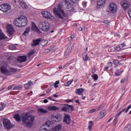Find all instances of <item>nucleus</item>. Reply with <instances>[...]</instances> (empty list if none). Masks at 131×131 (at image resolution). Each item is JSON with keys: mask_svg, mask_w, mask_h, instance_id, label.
I'll use <instances>...</instances> for the list:
<instances>
[{"mask_svg": "<svg viewBox=\"0 0 131 131\" xmlns=\"http://www.w3.org/2000/svg\"><path fill=\"white\" fill-rule=\"evenodd\" d=\"M71 102H73V100H72V99L66 100V102L67 103H71Z\"/></svg>", "mask_w": 131, "mask_h": 131, "instance_id": "52", "label": "nucleus"}, {"mask_svg": "<svg viewBox=\"0 0 131 131\" xmlns=\"http://www.w3.org/2000/svg\"><path fill=\"white\" fill-rule=\"evenodd\" d=\"M9 49L12 50H16V46H15L14 45H10L9 46Z\"/></svg>", "mask_w": 131, "mask_h": 131, "instance_id": "40", "label": "nucleus"}, {"mask_svg": "<svg viewBox=\"0 0 131 131\" xmlns=\"http://www.w3.org/2000/svg\"><path fill=\"white\" fill-rule=\"evenodd\" d=\"M60 83V81L58 80V81H56L55 83H54V86L55 89H57V88H58V84Z\"/></svg>", "mask_w": 131, "mask_h": 131, "instance_id": "41", "label": "nucleus"}, {"mask_svg": "<svg viewBox=\"0 0 131 131\" xmlns=\"http://www.w3.org/2000/svg\"><path fill=\"white\" fill-rule=\"evenodd\" d=\"M7 32L10 35H12L15 32V30L12 25L8 24L7 26Z\"/></svg>", "mask_w": 131, "mask_h": 131, "instance_id": "11", "label": "nucleus"}, {"mask_svg": "<svg viewBox=\"0 0 131 131\" xmlns=\"http://www.w3.org/2000/svg\"><path fill=\"white\" fill-rule=\"evenodd\" d=\"M121 112H120L117 115H116V118H118V117H119V115H120V114H121Z\"/></svg>", "mask_w": 131, "mask_h": 131, "instance_id": "61", "label": "nucleus"}, {"mask_svg": "<svg viewBox=\"0 0 131 131\" xmlns=\"http://www.w3.org/2000/svg\"><path fill=\"white\" fill-rule=\"evenodd\" d=\"M27 23H28V20L27 19V17H26L25 16H21L16 18L14 21V25L17 27L26 26Z\"/></svg>", "mask_w": 131, "mask_h": 131, "instance_id": "3", "label": "nucleus"}, {"mask_svg": "<svg viewBox=\"0 0 131 131\" xmlns=\"http://www.w3.org/2000/svg\"><path fill=\"white\" fill-rule=\"evenodd\" d=\"M61 129H62V125L61 124H58L56 125L55 126L53 127V130L54 131L61 130Z\"/></svg>", "mask_w": 131, "mask_h": 131, "instance_id": "22", "label": "nucleus"}, {"mask_svg": "<svg viewBox=\"0 0 131 131\" xmlns=\"http://www.w3.org/2000/svg\"><path fill=\"white\" fill-rule=\"evenodd\" d=\"M123 72V70H121V69L120 70H117L115 72L116 76H120V75Z\"/></svg>", "mask_w": 131, "mask_h": 131, "instance_id": "30", "label": "nucleus"}, {"mask_svg": "<svg viewBox=\"0 0 131 131\" xmlns=\"http://www.w3.org/2000/svg\"><path fill=\"white\" fill-rule=\"evenodd\" d=\"M100 118H103V117H104V116H106V111L103 110V111H101L100 112Z\"/></svg>", "mask_w": 131, "mask_h": 131, "instance_id": "32", "label": "nucleus"}, {"mask_svg": "<svg viewBox=\"0 0 131 131\" xmlns=\"http://www.w3.org/2000/svg\"><path fill=\"white\" fill-rule=\"evenodd\" d=\"M121 47L120 45H117L116 47H114V52H118L120 51Z\"/></svg>", "mask_w": 131, "mask_h": 131, "instance_id": "31", "label": "nucleus"}, {"mask_svg": "<svg viewBox=\"0 0 131 131\" xmlns=\"http://www.w3.org/2000/svg\"><path fill=\"white\" fill-rule=\"evenodd\" d=\"M96 73V67H94L92 70V73Z\"/></svg>", "mask_w": 131, "mask_h": 131, "instance_id": "58", "label": "nucleus"}, {"mask_svg": "<svg viewBox=\"0 0 131 131\" xmlns=\"http://www.w3.org/2000/svg\"><path fill=\"white\" fill-rule=\"evenodd\" d=\"M124 131H131V125H127L124 129Z\"/></svg>", "mask_w": 131, "mask_h": 131, "instance_id": "38", "label": "nucleus"}, {"mask_svg": "<svg viewBox=\"0 0 131 131\" xmlns=\"http://www.w3.org/2000/svg\"><path fill=\"white\" fill-rule=\"evenodd\" d=\"M32 30H34V31H36V32L38 33V34H40V33H41V32H40V30L37 27L36 25H35V24L33 23L32 24Z\"/></svg>", "mask_w": 131, "mask_h": 131, "instance_id": "19", "label": "nucleus"}, {"mask_svg": "<svg viewBox=\"0 0 131 131\" xmlns=\"http://www.w3.org/2000/svg\"><path fill=\"white\" fill-rule=\"evenodd\" d=\"M63 122L66 124H70L71 123V117H70V115L65 114L63 117Z\"/></svg>", "mask_w": 131, "mask_h": 131, "instance_id": "10", "label": "nucleus"}, {"mask_svg": "<svg viewBox=\"0 0 131 131\" xmlns=\"http://www.w3.org/2000/svg\"><path fill=\"white\" fill-rule=\"evenodd\" d=\"M11 5L8 4H3L0 5V10L4 12V13H7V12H9V11L11 10Z\"/></svg>", "mask_w": 131, "mask_h": 131, "instance_id": "5", "label": "nucleus"}, {"mask_svg": "<svg viewBox=\"0 0 131 131\" xmlns=\"http://www.w3.org/2000/svg\"><path fill=\"white\" fill-rule=\"evenodd\" d=\"M4 108H5V106H0V111H3Z\"/></svg>", "mask_w": 131, "mask_h": 131, "instance_id": "60", "label": "nucleus"}, {"mask_svg": "<svg viewBox=\"0 0 131 131\" xmlns=\"http://www.w3.org/2000/svg\"><path fill=\"white\" fill-rule=\"evenodd\" d=\"M48 110L52 111H57V110H59V107L56 106H51L48 107Z\"/></svg>", "mask_w": 131, "mask_h": 131, "instance_id": "25", "label": "nucleus"}, {"mask_svg": "<svg viewBox=\"0 0 131 131\" xmlns=\"http://www.w3.org/2000/svg\"><path fill=\"white\" fill-rule=\"evenodd\" d=\"M6 38H7V36H6V35L4 33L2 32V30L0 29V40L6 39Z\"/></svg>", "mask_w": 131, "mask_h": 131, "instance_id": "28", "label": "nucleus"}, {"mask_svg": "<svg viewBox=\"0 0 131 131\" xmlns=\"http://www.w3.org/2000/svg\"><path fill=\"white\" fill-rule=\"evenodd\" d=\"M40 42L42 47H45V46H46L48 44V41H47V40H41Z\"/></svg>", "mask_w": 131, "mask_h": 131, "instance_id": "37", "label": "nucleus"}, {"mask_svg": "<svg viewBox=\"0 0 131 131\" xmlns=\"http://www.w3.org/2000/svg\"><path fill=\"white\" fill-rule=\"evenodd\" d=\"M10 72H12V73H16L17 72V70L15 68H12L10 69Z\"/></svg>", "mask_w": 131, "mask_h": 131, "instance_id": "39", "label": "nucleus"}, {"mask_svg": "<svg viewBox=\"0 0 131 131\" xmlns=\"http://www.w3.org/2000/svg\"><path fill=\"white\" fill-rule=\"evenodd\" d=\"M35 52L34 51H32L31 52H30L28 54V57H31V56H32V55H33V54H34Z\"/></svg>", "mask_w": 131, "mask_h": 131, "instance_id": "43", "label": "nucleus"}, {"mask_svg": "<svg viewBox=\"0 0 131 131\" xmlns=\"http://www.w3.org/2000/svg\"><path fill=\"white\" fill-rule=\"evenodd\" d=\"M121 5L122 7H123V9H124V10H127V9L130 7V3L126 1H122L121 2Z\"/></svg>", "mask_w": 131, "mask_h": 131, "instance_id": "13", "label": "nucleus"}, {"mask_svg": "<svg viewBox=\"0 0 131 131\" xmlns=\"http://www.w3.org/2000/svg\"><path fill=\"white\" fill-rule=\"evenodd\" d=\"M3 124L4 125V127H6L7 130H9L12 127H13V125H12V123H11V122L10 120L8 119H5L4 120Z\"/></svg>", "mask_w": 131, "mask_h": 131, "instance_id": "9", "label": "nucleus"}, {"mask_svg": "<svg viewBox=\"0 0 131 131\" xmlns=\"http://www.w3.org/2000/svg\"><path fill=\"white\" fill-rule=\"evenodd\" d=\"M74 39V35H72L70 37H69V40L71 41Z\"/></svg>", "mask_w": 131, "mask_h": 131, "instance_id": "44", "label": "nucleus"}, {"mask_svg": "<svg viewBox=\"0 0 131 131\" xmlns=\"http://www.w3.org/2000/svg\"><path fill=\"white\" fill-rule=\"evenodd\" d=\"M128 14L130 18H131V8L128 10Z\"/></svg>", "mask_w": 131, "mask_h": 131, "instance_id": "54", "label": "nucleus"}, {"mask_svg": "<svg viewBox=\"0 0 131 131\" xmlns=\"http://www.w3.org/2000/svg\"><path fill=\"white\" fill-rule=\"evenodd\" d=\"M105 0H97V6H99V7H102V6L105 5Z\"/></svg>", "mask_w": 131, "mask_h": 131, "instance_id": "24", "label": "nucleus"}, {"mask_svg": "<svg viewBox=\"0 0 131 131\" xmlns=\"http://www.w3.org/2000/svg\"><path fill=\"white\" fill-rule=\"evenodd\" d=\"M101 106H99L98 107L95 108V110H96V111H100V110H101Z\"/></svg>", "mask_w": 131, "mask_h": 131, "instance_id": "55", "label": "nucleus"}, {"mask_svg": "<svg viewBox=\"0 0 131 131\" xmlns=\"http://www.w3.org/2000/svg\"><path fill=\"white\" fill-rule=\"evenodd\" d=\"M71 51H72V48L71 47H68L64 52V58H67L69 57L70 54H71Z\"/></svg>", "mask_w": 131, "mask_h": 131, "instance_id": "17", "label": "nucleus"}, {"mask_svg": "<svg viewBox=\"0 0 131 131\" xmlns=\"http://www.w3.org/2000/svg\"><path fill=\"white\" fill-rule=\"evenodd\" d=\"M21 120L23 125L30 128V127H32L34 123V116L25 113L21 117Z\"/></svg>", "mask_w": 131, "mask_h": 131, "instance_id": "1", "label": "nucleus"}, {"mask_svg": "<svg viewBox=\"0 0 131 131\" xmlns=\"http://www.w3.org/2000/svg\"><path fill=\"white\" fill-rule=\"evenodd\" d=\"M64 4L67 5V8L69 10V12H74V8L72 4L69 2V0H64Z\"/></svg>", "mask_w": 131, "mask_h": 131, "instance_id": "8", "label": "nucleus"}, {"mask_svg": "<svg viewBox=\"0 0 131 131\" xmlns=\"http://www.w3.org/2000/svg\"><path fill=\"white\" fill-rule=\"evenodd\" d=\"M131 108V104L129 105L126 110L125 113H127L128 112V110H129Z\"/></svg>", "mask_w": 131, "mask_h": 131, "instance_id": "47", "label": "nucleus"}, {"mask_svg": "<svg viewBox=\"0 0 131 131\" xmlns=\"http://www.w3.org/2000/svg\"><path fill=\"white\" fill-rule=\"evenodd\" d=\"M125 78H123L121 80V81H120V82H121V83H123V82H124V81H125Z\"/></svg>", "mask_w": 131, "mask_h": 131, "instance_id": "59", "label": "nucleus"}, {"mask_svg": "<svg viewBox=\"0 0 131 131\" xmlns=\"http://www.w3.org/2000/svg\"><path fill=\"white\" fill-rule=\"evenodd\" d=\"M66 105L61 107V111H64V112H70V110L71 111H74V106L69 104H65Z\"/></svg>", "mask_w": 131, "mask_h": 131, "instance_id": "7", "label": "nucleus"}, {"mask_svg": "<svg viewBox=\"0 0 131 131\" xmlns=\"http://www.w3.org/2000/svg\"><path fill=\"white\" fill-rule=\"evenodd\" d=\"M32 81L30 80L28 83L25 84L24 88L26 90H29L30 88H31V85H32Z\"/></svg>", "mask_w": 131, "mask_h": 131, "instance_id": "21", "label": "nucleus"}, {"mask_svg": "<svg viewBox=\"0 0 131 131\" xmlns=\"http://www.w3.org/2000/svg\"><path fill=\"white\" fill-rule=\"evenodd\" d=\"M29 31H30V28H27L23 33L24 35L27 36L29 33Z\"/></svg>", "mask_w": 131, "mask_h": 131, "instance_id": "34", "label": "nucleus"}, {"mask_svg": "<svg viewBox=\"0 0 131 131\" xmlns=\"http://www.w3.org/2000/svg\"><path fill=\"white\" fill-rule=\"evenodd\" d=\"M22 85H18L15 86L13 90L14 91H19V90H20L21 89H22Z\"/></svg>", "mask_w": 131, "mask_h": 131, "instance_id": "36", "label": "nucleus"}, {"mask_svg": "<svg viewBox=\"0 0 131 131\" xmlns=\"http://www.w3.org/2000/svg\"><path fill=\"white\" fill-rule=\"evenodd\" d=\"M38 111L41 114H47L48 112V111L41 108H38Z\"/></svg>", "mask_w": 131, "mask_h": 131, "instance_id": "27", "label": "nucleus"}, {"mask_svg": "<svg viewBox=\"0 0 131 131\" xmlns=\"http://www.w3.org/2000/svg\"><path fill=\"white\" fill-rule=\"evenodd\" d=\"M1 73L5 74V75H11L12 74L10 71L8 70V69L6 67L2 66L1 67Z\"/></svg>", "mask_w": 131, "mask_h": 131, "instance_id": "14", "label": "nucleus"}, {"mask_svg": "<svg viewBox=\"0 0 131 131\" xmlns=\"http://www.w3.org/2000/svg\"><path fill=\"white\" fill-rule=\"evenodd\" d=\"M125 46H126L125 43H122L121 46V49H122V48L125 47Z\"/></svg>", "mask_w": 131, "mask_h": 131, "instance_id": "62", "label": "nucleus"}, {"mask_svg": "<svg viewBox=\"0 0 131 131\" xmlns=\"http://www.w3.org/2000/svg\"><path fill=\"white\" fill-rule=\"evenodd\" d=\"M114 64L116 66H118V65H119V61H118V60H115L114 61Z\"/></svg>", "mask_w": 131, "mask_h": 131, "instance_id": "42", "label": "nucleus"}, {"mask_svg": "<svg viewBox=\"0 0 131 131\" xmlns=\"http://www.w3.org/2000/svg\"><path fill=\"white\" fill-rule=\"evenodd\" d=\"M17 61L19 63H23L27 61V56L26 55L19 56L17 58Z\"/></svg>", "mask_w": 131, "mask_h": 131, "instance_id": "15", "label": "nucleus"}, {"mask_svg": "<svg viewBox=\"0 0 131 131\" xmlns=\"http://www.w3.org/2000/svg\"><path fill=\"white\" fill-rule=\"evenodd\" d=\"M48 99L51 100V101H54V102H56V100L53 99V97L52 96L48 97Z\"/></svg>", "mask_w": 131, "mask_h": 131, "instance_id": "51", "label": "nucleus"}, {"mask_svg": "<svg viewBox=\"0 0 131 131\" xmlns=\"http://www.w3.org/2000/svg\"><path fill=\"white\" fill-rule=\"evenodd\" d=\"M99 77H98V75H97L96 74H95L93 76V78L95 80H98V78Z\"/></svg>", "mask_w": 131, "mask_h": 131, "instance_id": "46", "label": "nucleus"}, {"mask_svg": "<svg viewBox=\"0 0 131 131\" xmlns=\"http://www.w3.org/2000/svg\"><path fill=\"white\" fill-rule=\"evenodd\" d=\"M103 23L104 24H108V23H110V21H109V20H104L103 21Z\"/></svg>", "mask_w": 131, "mask_h": 131, "instance_id": "57", "label": "nucleus"}, {"mask_svg": "<svg viewBox=\"0 0 131 131\" xmlns=\"http://www.w3.org/2000/svg\"><path fill=\"white\" fill-rule=\"evenodd\" d=\"M117 119H118V118L115 117V118L114 120V123H117Z\"/></svg>", "mask_w": 131, "mask_h": 131, "instance_id": "56", "label": "nucleus"}, {"mask_svg": "<svg viewBox=\"0 0 131 131\" xmlns=\"http://www.w3.org/2000/svg\"><path fill=\"white\" fill-rule=\"evenodd\" d=\"M97 112L96 108H93L92 110H91L90 111H89V113L90 114H92V113H94V112Z\"/></svg>", "mask_w": 131, "mask_h": 131, "instance_id": "45", "label": "nucleus"}, {"mask_svg": "<svg viewBox=\"0 0 131 131\" xmlns=\"http://www.w3.org/2000/svg\"><path fill=\"white\" fill-rule=\"evenodd\" d=\"M50 130V125L46 123L42 125L40 128V131H49Z\"/></svg>", "mask_w": 131, "mask_h": 131, "instance_id": "16", "label": "nucleus"}, {"mask_svg": "<svg viewBox=\"0 0 131 131\" xmlns=\"http://www.w3.org/2000/svg\"><path fill=\"white\" fill-rule=\"evenodd\" d=\"M13 117L15 119L16 121H17L18 122L21 121V117H20V115L16 114L14 115Z\"/></svg>", "mask_w": 131, "mask_h": 131, "instance_id": "26", "label": "nucleus"}, {"mask_svg": "<svg viewBox=\"0 0 131 131\" xmlns=\"http://www.w3.org/2000/svg\"><path fill=\"white\" fill-rule=\"evenodd\" d=\"M82 5H83L84 8H86V5H88V3L87 2H83Z\"/></svg>", "mask_w": 131, "mask_h": 131, "instance_id": "53", "label": "nucleus"}, {"mask_svg": "<svg viewBox=\"0 0 131 131\" xmlns=\"http://www.w3.org/2000/svg\"><path fill=\"white\" fill-rule=\"evenodd\" d=\"M41 14L42 15L43 18H45V19H48L49 20H51L52 21V20H54V17L52 15V13L49 11H42L41 12Z\"/></svg>", "mask_w": 131, "mask_h": 131, "instance_id": "6", "label": "nucleus"}, {"mask_svg": "<svg viewBox=\"0 0 131 131\" xmlns=\"http://www.w3.org/2000/svg\"><path fill=\"white\" fill-rule=\"evenodd\" d=\"M93 126H94V122L93 121H90L89 123L88 129H89V130H91Z\"/></svg>", "mask_w": 131, "mask_h": 131, "instance_id": "29", "label": "nucleus"}, {"mask_svg": "<svg viewBox=\"0 0 131 131\" xmlns=\"http://www.w3.org/2000/svg\"><path fill=\"white\" fill-rule=\"evenodd\" d=\"M15 85L14 84H12V85H9L8 87V90L9 91H10V90H12V89H13V86H14Z\"/></svg>", "mask_w": 131, "mask_h": 131, "instance_id": "49", "label": "nucleus"}, {"mask_svg": "<svg viewBox=\"0 0 131 131\" xmlns=\"http://www.w3.org/2000/svg\"><path fill=\"white\" fill-rule=\"evenodd\" d=\"M48 102H49V101L48 100V99H45L43 100V103H48Z\"/></svg>", "mask_w": 131, "mask_h": 131, "instance_id": "64", "label": "nucleus"}, {"mask_svg": "<svg viewBox=\"0 0 131 131\" xmlns=\"http://www.w3.org/2000/svg\"><path fill=\"white\" fill-rule=\"evenodd\" d=\"M20 5L21 7L23 8V9H27V5L26 4V3H25L23 1H21L20 2Z\"/></svg>", "mask_w": 131, "mask_h": 131, "instance_id": "33", "label": "nucleus"}, {"mask_svg": "<svg viewBox=\"0 0 131 131\" xmlns=\"http://www.w3.org/2000/svg\"><path fill=\"white\" fill-rule=\"evenodd\" d=\"M113 65V63L111 62H109L107 63V66H108V67H112Z\"/></svg>", "mask_w": 131, "mask_h": 131, "instance_id": "50", "label": "nucleus"}, {"mask_svg": "<svg viewBox=\"0 0 131 131\" xmlns=\"http://www.w3.org/2000/svg\"><path fill=\"white\" fill-rule=\"evenodd\" d=\"M40 41H41V39L40 38L33 40V43L31 44L32 47H36V46H38V45L40 43Z\"/></svg>", "mask_w": 131, "mask_h": 131, "instance_id": "18", "label": "nucleus"}, {"mask_svg": "<svg viewBox=\"0 0 131 131\" xmlns=\"http://www.w3.org/2000/svg\"><path fill=\"white\" fill-rule=\"evenodd\" d=\"M109 69V67H106L104 69V71H107Z\"/></svg>", "mask_w": 131, "mask_h": 131, "instance_id": "63", "label": "nucleus"}, {"mask_svg": "<svg viewBox=\"0 0 131 131\" xmlns=\"http://www.w3.org/2000/svg\"><path fill=\"white\" fill-rule=\"evenodd\" d=\"M73 81V80H70V81H69L67 82L68 86H69V85H70V84H71V83H72Z\"/></svg>", "mask_w": 131, "mask_h": 131, "instance_id": "48", "label": "nucleus"}, {"mask_svg": "<svg viewBox=\"0 0 131 131\" xmlns=\"http://www.w3.org/2000/svg\"><path fill=\"white\" fill-rule=\"evenodd\" d=\"M53 12L59 19H64V17L67 16L66 13L64 12V10H63V5L61 4L57 5V8H54Z\"/></svg>", "mask_w": 131, "mask_h": 131, "instance_id": "2", "label": "nucleus"}, {"mask_svg": "<svg viewBox=\"0 0 131 131\" xmlns=\"http://www.w3.org/2000/svg\"><path fill=\"white\" fill-rule=\"evenodd\" d=\"M38 27L42 31H49L50 30V24L47 22L41 21L39 23Z\"/></svg>", "mask_w": 131, "mask_h": 131, "instance_id": "4", "label": "nucleus"}, {"mask_svg": "<svg viewBox=\"0 0 131 131\" xmlns=\"http://www.w3.org/2000/svg\"><path fill=\"white\" fill-rule=\"evenodd\" d=\"M84 92V89L82 88L78 89L76 90L75 93L77 95H79V96H81L82 93Z\"/></svg>", "mask_w": 131, "mask_h": 131, "instance_id": "23", "label": "nucleus"}, {"mask_svg": "<svg viewBox=\"0 0 131 131\" xmlns=\"http://www.w3.org/2000/svg\"><path fill=\"white\" fill-rule=\"evenodd\" d=\"M108 8L111 13H115L117 11V6L115 3H111L108 6Z\"/></svg>", "mask_w": 131, "mask_h": 131, "instance_id": "12", "label": "nucleus"}, {"mask_svg": "<svg viewBox=\"0 0 131 131\" xmlns=\"http://www.w3.org/2000/svg\"><path fill=\"white\" fill-rule=\"evenodd\" d=\"M53 118H54V121L55 122H59V121H61V120H62V115H60V114H58L56 116H54L53 117Z\"/></svg>", "mask_w": 131, "mask_h": 131, "instance_id": "20", "label": "nucleus"}, {"mask_svg": "<svg viewBox=\"0 0 131 131\" xmlns=\"http://www.w3.org/2000/svg\"><path fill=\"white\" fill-rule=\"evenodd\" d=\"M83 59L84 61H90L91 58L88 56V54L86 53L85 55L83 56Z\"/></svg>", "mask_w": 131, "mask_h": 131, "instance_id": "35", "label": "nucleus"}]
</instances>
